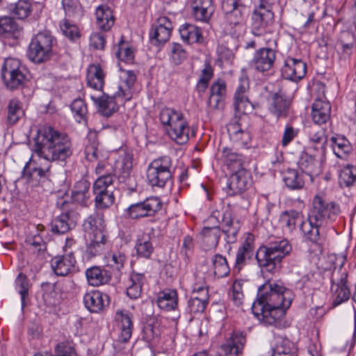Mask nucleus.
I'll return each instance as SVG.
<instances>
[{"mask_svg":"<svg viewBox=\"0 0 356 356\" xmlns=\"http://www.w3.org/2000/svg\"><path fill=\"white\" fill-rule=\"evenodd\" d=\"M35 152L48 161H65L73 152L67 135L52 127H43L38 131Z\"/></svg>","mask_w":356,"mask_h":356,"instance_id":"1","label":"nucleus"},{"mask_svg":"<svg viewBox=\"0 0 356 356\" xmlns=\"http://www.w3.org/2000/svg\"><path fill=\"white\" fill-rule=\"evenodd\" d=\"M120 79L118 91L113 95L109 96L103 93L100 97L90 96L91 99L97 106L99 111L104 116L109 117L118 111V106L115 99L122 98L129 101L132 97L131 88L136 80V74L134 71L121 70Z\"/></svg>","mask_w":356,"mask_h":356,"instance_id":"2","label":"nucleus"},{"mask_svg":"<svg viewBox=\"0 0 356 356\" xmlns=\"http://www.w3.org/2000/svg\"><path fill=\"white\" fill-rule=\"evenodd\" d=\"M291 291L286 289L282 283L268 281L259 287L252 312L258 314L265 307L269 306L289 307L291 304Z\"/></svg>","mask_w":356,"mask_h":356,"instance_id":"3","label":"nucleus"},{"mask_svg":"<svg viewBox=\"0 0 356 356\" xmlns=\"http://www.w3.org/2000/svg\"><path fill=\"white\" fill-rule=\"evenodd\" d=\"M291 250L287 240L276 241L261 246L256 252L255 258L260 268L273 273L281 269L283 259Z\"/></svg>","mask_w":356,"mask_h":356,"instance_id":"4","label":"nucleus"},{"mask_svg":"<svg viewBox=\"0 0 356 356\" xmlns=\"http://www.w3.org/2000/svg\"><path fill=\"white\" fill-rule=\"evenodd\" d=\"M159 118L172 140L179 145L188 142L190 127L182 113L174 108H164L161 111Z\"/></svg>","mask_w":356,"mask_h":356,"instance_id":"5","label":"nucleus"},{"mask_svg":"<svg viewBox=\"0 0 356 356\" xmlns=\"http://www.w3.org/2000/svg\"><path fill=\"white\" fill-rule=\"evenodd\" d=\"M55 38L48 31H40L34 35L26 51L28 58L35 64L44 63L54 55Z\"/></svg>","mask_w":356,"mask_h":356,"instance_id":"6","label":"nucleus"},{"mask_svg":"<svg viewBox=\"0 0 356 356\" xmlns=\"http://www.w3.org/2000/svg\"><path fill=\"white\" fill-rule=\"evenodd\" d=\"M56 207L62 213L51 221V231L55 234H65L76 227L79 214L74 204L63 197L57 200Z\"/></svg>","mask_w":356,"mask_h":356,"instance_id":"7","label":"nucleus"},{"mask_svg":"<svg viewBox=\"0 0 356 356\" xmlns=\"http://www.w3.org/2000/svg\"><path fill=\"white\" fill-rule=\"evenodd\" d=\"M1 72L6 88L12 91L22 88L29 81L26 67L17 58L6 59Z\"/></svg>","mask_w":356,"mask_h":356,"instance_id":"8","label":"nucleus"},{"mask_svg":"<svg viewBox=\"0 0 356 356\" xmlns=\"http://www.w3.org/2000/svg\"><path fill=\"white\" fill-rule=\"evenodd\" d=\"M172 177V162L170 156H163L154 159L148 165L147 179L154 187L163 188Z\"/></svg>","mask_w":356,"mask_h":356,"instance_id":"9","label":"nucleus"},{"mask_svg":"<svg viewBox=\"0 0 356 356\" xmlns=\"http://www.w3.org/2000/svg\"><path fill=\"white\" fill-rule=\"evenodd\" d=\"M339 205L333 202H327L321 196L316 195L312 202V208L308 213L312 221L325 225L328 220L332 219L339 213Z\"/></svg>","mask_w":356,"mask_h":356,"instance_id":"10","label":"nucleus"},{"mask_svg":"<svg viewBox=\"0 0 356 356\" xmlns=\"http://www.w3.org/2000/svg\"><path fill=\"white\" fill-rule=\"evenodd\" d=\"M113 182V176L111 174L103 175L97 178L93 184V193L95 195V206L98 209H105L111 206L115 201L113 192L108 190Z\"/></svg>","mask_w":356,"mask_h":356,"instance_id":"11","label":"nucleus"},{"mask_svg":"<svg viewBox=\"0 0 356 356\" xmlns=\"http://www.w3.org/2000/svg\"><path fill=\"white\" fill-rule=\"evenodd\" d=\"M251 0H222L221 8L227 21L238 25L244 21Z\"/></svg>","mask_w":356,"mask_h":356,"instance_id":"12","label":"nucleus"},{"mask_svg":"<svg viewBox=\"0 0 356 356\" xmlns=\"http://www.w3.org/2000/svg\"><path fill=\"white\" fill-rule=\"evenodd\" d=\"M277 50L276 48L262 47L255 51L250 62V67L259 73L270 71L275 65Z\"/></svg>","mask_w":356,"mask_h":356,"instance_id":"13","label":"nucleus"},{"mask_svg":"<svg viewBox=\"0 0 356 356\" xmlns=\"http://www.w3.org/2000/svg\"><path fill=\"white\" fill-rule=\"evenodd\" d=\"M162 207V202L157 197H147L145 200L132 204L127 209L131 219L154 216Z\"/></svg>","mask_w":356,"mask_h":356,"instance_id":"14","label":"nucleus"},{"mask_svg":"<svg viewBox=\"0 0 356 356\" xmlns=\"http://www.w3.org/2000/svg\"><path fill=\"white\" fill-rule=\"evenodd\" d=\"M212 216L218 221L221 218L222 232L225 235V240L228 243H233L236 241V236L240 229V222L236 219L232 210L227 208L222 215L218 211H214Z\"/></svg>","mask_w":356,"mask_h":356,"instance_id":"15","label":"nucleus"},{"mask_svg":"<svg viewBox=\"0 0 356 356\" xmlns=\"http://www.w3.org/2000/svg\"><path fill=\"white\" fill-rule=\"evenodd\" d=\"M232 172L227 184V193L231 196L243 193L252 184L251 174L245 168Z\"/></svg>","mask_w":356,"mask_h":356,"instance_id":"16","label":"nucleus"},{"mask_svg":"<svg viewBox=\"0 0 356 356\" xmlns=\"http://www.w3.org/2000/svg\"><path fill=\"white\" fill-rule=\"evenodd\" d=\"M348 274L346 271L334 269L330 278L332 290L336 294L333 301V305L337 307L341 303L346 302L350 296V291L347 286Z\"/></svg>","mask_w":356,"mask_h":356,"instance_id":"17","label":"nucleus"},{"mask_svg":"<svg viewBox=\"0 0 356 356\" xmlns=\"http://www.w3.org/2000/svg\"><path fill=\"white\" fill-rule=\"evenodd\" d=\"M307 73V64L301 59L288 56L284 60V65L281 68L282 78L297 82L305 76Z\"/></svg>","mask_w":356,"mask_h":356,"instance_id":"18","label":"nucleus"},{"mask_svg":"<svg viewBox=\"0 0 356 356\" xmlns=\"http://www.w3.org/2000/svg\"><path fill=\"white\" fill-rule=\"evenodd\" d=\"M115 320L119 332L118 340L127 343L134 330L133 314L128 310L119 309L115 312Z\"/></svg>","mask_w":356,"mask_h":356,"instance_id":"19","label":"nucleus"},{"mask_svg":"<svg viewBox=\"0 0 356 356\" xmlns=\"http://www.w3.org/2000/svg\"><path fill=\"white\" fill-rule=\"evenodd\" d=\"M172 24L166 17H161L157 20V24L153 26L149 32L152 44L159 45L165 44L171 35Z\"/></svg>","mask_w":356,"mask_h":356,"instance_id":"20","label":"nucleus"},{"mask_svg":"<svg viewBox=\"0 0 356 356\" xmlns=\"http://www.w3.org/2000/svg\"><path fill=\"white\" fill-rule=\"evenodd\" d=\"M50 264L52 270L58 276H67L76 271V259L72 252L53 257Z\"/></svg>","mask_w":356,"mask_h":356,"instance_id":"21","label":"nucleus"},{"mask_svg":"<svg viewBox=\"0 0 356 356\" xmlns=\"http://www.w3.org/2000/svg\"><path fill=\"white\" fill-rule=\"evenodd\" d=\"M288 308L283 306H269L265 307L261 313L258 312V314L255 312L252 314L263 324L278 327L281 325V320L284 317Z\"/></svg>","mask_w":356,"mask_h":356,"instance_id":"22","label":"nucleus"},{"mask_svg":"<svg viewBox=\"0 0 356 356\" xmlns=\"http://www.w3.org/2000/svg\"><path fill=\"white\" fill-rule=\"evenodd\" d=\"M274 24V13L253 11L252 15V33L256 36H261L270 32Z\"/></svg>","mask_w":356,"mask_h":356,"instance_id":"23","label":"nucleus"},{"mask_svg":"<svg viewBox=\"0 0 356 356\" xmlns=\"http://www.w3.org/2000/svg\"><path fill=\"white\" fill-rule=\"evenodd\" d=\"M245 343V339L241 333L234 332L220 345L218 354L219 356H238Z\"/></svg>","mask_w":356,"mask_h":356,"instance_id":"24","label":"nucleus"},{"mask_svg":"<svg viewBox=\"0 0 356 356\" xmlns=\"http://www.w3.org/2000/svg\"><path fill=\"white\" fill-rule=\"evenodd\" d=\"M323 161L302 152L298 161L299 169L310 177L311 181L322 172Z\"/></svg>","mask_w":356,"mask_h":356,"instance_id":"25","label":"nucleus"},{"mask_svg":"<svg viewBox=\"0 0 356 356\" xmlns=\"http://www.w3.org/2000/svg\"><path fill=\"white\" fill-rule=\"evenodd\" d=\"M83 303L88 311L92 313H98L108 305L109 297L106 293L95 290L85 294Z\"/></svg>","mask_w":356,"mask_h":356,"instance_id":"26","label":"nucleus"},{"mask_svg":"<svg viewBox=\"0 0 356 356\" xmlns=\"http://www.w3.org/2000/svg\"><path fill=\"white\" fill-rule=\"evenodd\" d=\"M83 226L84 230L90 235V236L97 237V239L107 238L103 217L98 213L88 216Z\"/></svg>","mask_w":356,"mask_h":356,"instance_id":"27","label":"nucleus"},{"mask_svg":"<svg viewBox=\"0 0 356 356\" xmlns=\"http://www.w3.org/2000/svg\"><path fill=\"white\" fill-rule=\"evenodd\" d=\"M331 105L325 99L317 98L312 107V118L315 124L326 123L330 118Z\"/></svg>","mask_w":356,"mask_h":356,"instance_id":"28","label":"nucleus"},{"mask_svg":"<svg viewBox=\"0 0 356 356\" xmlns=\"http://www.w3.org/2000/svg\"><path fill=\"white\" fill-rule=\"evenodd\" d=\"M322 226L318 222L312 221V219L307 217V219L302 221L300 225V231L305 240L314 245H321L322 239L319 229Z\"/></svg>","mask_w":356,"mask_h":356,"instance_id":"29","label":"nucleus"},{"mask_svg":"<svg viewBox=\"0 0 356 356\" xmlns=\"http://www.w3.org/2000/svg\"><path fill=\"white\" fill-rule=\"evenodd\" d=\"M330 146L332 147L333 153L341 159H346L352 152L353 147L350 141L343 136L337 134L330 138Z\"/></svg>","mask_w":356,"mask_h":356,"instance_id":"30","label":"nucleus"},{"mask_svg":"<svg viewBox=\"0 0 356 356\" xmlns=\"http://www.w3.org/2000/svg\"><path fill=\"white\" fill-rule=\"evenodd\" d=\"M29 165L30 162H27L22 171V177L26 178L29 181L40 182L49 179L51 174L49 165L44 168L41 166L33 167L28 170Z\"/></svg>","mask_w":356,"mask_h":356,"instance_id":"31","label":"nucleus"},{"mask_svg":"<svg viewBox=\"0 0 356 356\" xmlns=\"http://www.w3.org/2000/svg\"><path fill=\"white\" fill-rule=\"evenodd\" d=\"M105 74L98 64L90 65L88 68L86 80L88 86L97 90H102L104 84Z\"/></svg>","mask_w":356,"mask_h":356,"instance_id":"32","label":"nucleus"},{"mask_svg":"<svg viewBox=\"0 0 356 356\" xmlns=\"http://www.w3.org/2000/svg\"><path fill=\"white\" fill-rule=\"evenodd\" d=\"M86 276L88 282L93 286H98L108 282L111 276L108 272L99 266H92L86 270Z\"/></svg>","mask_w":356,"mask_h":356,"instance_id":"33","label":"nucleus"},{"mask_svg":"<svg viewBox=\"0 0 356 356\" xmlns=\"http://www.w3.org/2000/svg\"><path fill=\"white\" fill-rule=\"evenodd\" d=\"M135 250L138 257L149 259L154 250L151 236L145 233L138 236Z\"/></svg>","mask_w":356,"mask_h":356,"instance_id":"34","label":"nucleus"},{"mask_svg":"<svg viewBox=\"0 0 356 356\" xmlns=\"http://www.w3.org/2000/svg\"><path fill=\"white\" fill-rule=\"evenodd\" d=\"M225 94V83L220 80L214 82L210 88V97L208 99V105L212 108H218Z\"/></svg>","mask_w":356,"mask_h":356,"instance_id":"35","label":"nucleus"},{"mask_svg":"<svg viewBox=\"0 0 356 356\" xmlns=\"http://www.w3.org/2000/svg\"><path fill=\"white\" fill-rule=\"evenodd\" d=\"M158 306L166 311L176 309L178 304L177 292L175 289H166L159 294L157 298Z\"/></svg>","mask_w":356,"mask_h":356,"instance_id":"36","label":"nucleus"},{"mask_svg":"<svg viewBox=\"0 0 356 356\" xmlns=\"http://www.w3.org/2000/svg\"><path fill=\"white\" fill-rule=\"evenodd\" d=\"M179 31L181 39L188 44L203 42L201 30L193 24L186 23L180 26Z\"/></svg>","mask_w":356,"mask_h":356,"instance_id":"37","label":"nucleus"},{"mask_svg":"<svg viewBox=\"0 0 356 356\" xmlns=\"http://www.w3.org/2000/svg\"><path fill=\"white\" fill-rule=\"evenodd\" d=\"M90 183L86 179L76 181L72 191V200L80 204L86 205L90 197Z\"/></svg>","mask_w":356,"mask_h":356,"instance_id":"38","label":"nucleus"},{"mask_svg":"<svg viewBox=\"0 0 356 356\" xmlns=\"http://www.w3.org/2000/svg\"><path fill=\"white\" fill-rule=\"evenodd\" d=\"M289 107V102L284 97L281 92L273 95V102L269 108L271 113L277 118L286 117Z\"/></svg>","mask_w":356,"mask_h":356,"instance_id":"39","label":"nucleus"},{"mask_svg":"<svg viewBox=\"0 0 356 356\" xmlns=\"http://www.w3.org/2000/svg\"><path fill=\"white\" fill-rule=\"evenodd\" d=\"M222 159L224 163L234 171L243 167L244 157L242 154L237 153L231 148L225 147L222 151Z\"/></svg>","mask_w":356,"mask_h":356,"instance_id":"40","label":"nucleus"},{"mask_svg":"<svg viewBox=\"0 0 356 356\" xmlns=\"http://www.w3.org/2000/svg\"><path fill=\"white\" fill-rule=\"evenodd\" d=\"M96 17L97 26L102 31H108L114 24L113 12L108 7L99 6L96 10Z\"/></svg>","mask_w":356,"mask_h":356,"instance_id":"41","label":"nucleus"},{"mask_svg":"<svg viewBox=\"0 0 356 356\" xmlns=\"http://www.w3.org/2000/svg\"><path fill=\"white\" fill-rule=\"evenodd\" d=\"M222 230L218 226L204 227L201 232L203 243L207 249L216 248L219 242Z\"/></svg>","mask_w":356,"mask_h":356,"instance_id":"42","label":"nucleus"},{"mask_svg":"<svg viewBox=\"0 0 356 356\" xmlns=\"http://www.w3.org/2000/svg\"><path fill=\"white\" fill-rule=\"evenodd\" d=\"M24 115L22 102L17 99L9 101L6 120L9 125L15 124Z\"/></svg>","mask_w":356,"mask_h":356,"instance_id":"43","label":"nucleus"},{"mask_svg":"<svg viewBox=\"0 0 356 356\" xmlns=\"http://www.w3.org/2000/svg\"><path fill=\"white\" fill-rule=\"evenodd\" d=\"M8 10L11 15L19 19L28 17L32 12V4L28 0H19L15 3L8 6Z\"/></svg>","mask_w":356,"mask_h":356,"instance_id":"44","label":"nucleus"},{"mask_svg":"<svg viewBox=\"0 0 356 356\" xmlns=\"http://www.w3.org/2000/svg\"><path fill=\"white\" fill-rule=\"evenodd\" d=\"M131 285L127 289V294L131 299L140 297L142 286L145 282V275L141 273H133L130 277Z\"/></svg>","mask_w":356,"mask_h":356,"instance_id":"45","label":"nucleus"},{"mask_svg":"<svg viewBox=\"0 0 356 356\" xmlns=\"http://www.w3.org/2000/svg\"><path fill=\"white\" fill-rule=\"evenodd\" d=\"M283 179L286 187L291 190L301 189L305 185L302 175L294 169L287 170Z\"/></svg>","mask_w":356,"mask_h":356,"instance_id":"46","label":"nucleus"},{"mask_svg":"<svg viewBox=\"0 0 356 356\" xmlns=\"http://www.w3.org/2000/svg\"><path fill=\"white\" fill-rule=\"evenodd\" d=\"M0 31L13 38H18L20 35L22 27L10 17H0Z\"/></svg>","mask_w":356,"mask_h":356,"instance_id":"47","label":"nucleus"},{"mask_svg":"<svg viewBox=\"0 0 356 356\" xmlns=\"http://www.w3.org/2000/svg\"><path fill=\"white\" fill-rule=\"evenodd\" d=\"M114 52L116 58L127 63H132L134 60V53L131 47L122 39L115 47Z\"/></svg>","mask_w":356,"mask_h":356,"instance_id":"48","label":"nucleus"},{"mask_svg":"<svg viewBox=\"0 0 356 356\" xmlns=\"http://www.w3.org/2000/svg\"><path fill=\"white\" fill-rule=\"evenodd\" d=\"M213 273L218 278L227 277L230 271L227 261L225 257L216 254L212 258Z\"/></svg>","mask_w":356,"mask_h":356,"instance_id":"49","label":"nucleus"},{"mask_svg":"<svg viewBox=\"0 0 356 356\" xmlns=\"http://www.w3.org/2000/svg\"><path fill=\"white\" fill-rule=\"evenodd\" d=\"M209 302V295L205 290L202 291V296H194L188 301V307L191 313H202Z\"/></svg>","mask_w":356,"mask_h":356,"instance_id":"50","label":"nucleus"},{"mask_svg":"<svg viewBox=\"0 0 356 356\" xmlns=\"http://www.w3.org/2000/svg\"><path fill=\"white\" fill-rule=\"evenodd\" d=\"M356 181V167L347 165L340 172L339 183L341 187H350Z\"/></svg>","mask_w":356,"mask_h":356,"instance_id":"51","label":"nucleus"},{"mask_svg":"<svg viewBox=\"0 0 356 356\" xmlns=\"http://www.w3.org/2000/svg\"><path fill=\"white\" fill-rule=\"evenodd\" d=\"M88 140V143L85 149L86 158L89 161H95L99 159L101 154V152L98 149L97 134L95 133L90 134Z\"/></svg>","mask_w":356,"mask_h":356,"instance_id":"52","label":"nucleus"},{"mask_svg":"<svg viewBox=\"0 0 356 356\" xmlns=\"http://www.w3.org/2000/svg\"><path fill=\"white\" fill-rule=\"evenodd\" d=\"M301 213L296 210H289L283 211L280 218V222L283 227L288 229L289 231H293L297 222L300 218Z\"/></svg>","mask_w":356,"mask_h":356,"instance_id":"53","label":"nucleus"},{"mask_svg":"<svg viewBox=\"0 0 356 356\" xmlns=\"http://www.w3.org/2000/svg\"><path fill=\"white\" fill-rule=\"evenodd\" d=\"M132 161L129 156H125L122 160L117 163L115 174L118 176L119 181L132 176Z\"/></svg>","mask_w":356,"mask_h":356,"instance_id":"54","label":"nucleus"},{"mask_svg":"<svg viewBox=\"0 0 356 356\" xmlns=\"http://www.w3.org/2000/svg\"><path fill=\"white\" fill-rule=\"evenodd\" d=\"M90 243L87 245L86 254L88 258L99 254L104 250L106 238L97 239V237L90 236Z\"/></svg>","mask_w":356,"mask_h":356,"instance_id":"55","label":"nucleus"},{"mask_svg":"<svg viewBox=\"0 0 356 356\" xmlns=\"http://www.w3.org/2000/svg\"><path fill=\"white\" fill-rule=\"evenodd\" d=\"M71 110L79 123L86 122L87 106L83 99L80 98L74 99L71 104Z\"/></svg>","mask_w":356,"mask_h":356,"instance_id":"56","label":"nucleus"},{"mask_svg":"<svg viewBox=\"0 0 356 356\" xmlns=\"http://www.w3.org/2000/svg\"><path fill=\"white\" fill-rule=\"evenodd\" d=\"M60 28L63 35L71 41H76L81 37L79 28L67 19H64L60 24Z\"/></svg>","mask_w":356,"mask_h":356,"instance_id":"57","label":"nucleus"},{"mask_svg":"<svg viewBox=\"0 0 356 356\" xmlns=\"http://www.w3.org/2000/svg\"><path fill=\"white\" fill-rule=\"evenodd\" d=\"M228 131L232 139L239 144L247 145L250 140L249 132L239 128L236 124L232 125Z\"/></svg>","mask_w":356,"mask_h":356,"instance_id":"58","label":"nucleus"},{"mask_svg":"<svg viewBox=\"0 0 356 356\" xmlns=\"http://www.w3.org/2000/svg\"><path fill=\"white\" fill-rule=\"evenodd\" d=\"M291 342L287 339H278L272 356H292Z\"/></svg>","mask_w":356,"mask_h":356,"instance_id":"59","label":"nucleus"},{"mask_svg":"<svg viewBox=\"0 0 356 356\" xmlns=\"http://www.w3.org/2000/svg\"><path fill=\"white\" fill-rule=\"evenodd\" d=\"M252 108L246 95H234V108L236 113L243 114Z\"/></svg>","mask_w":356,"mask_h":356,"instance_id":"60","label":"nucleus"},{"mask_svg":"<svg viewBox=\"0 0 356 356\" xmlns=\"http://www.w3.org/2000/svg\"><path fill=\"white\" fill-rule=\"evenodd\" d=\"M16 284L18 287V292L21 296L22 307L26 306L25 300L29 296V282L27 277L22 273H19L16 279Z\"/></svg>","mask_w":356,"mask_h":356,"instance_id":"61","label":"nucleus"},{"mask_svg":"<svg viewBox=\"0 0 356 356\" xmlns=\"http://www.w3.org/2000/svg\"><path fill=\"white\" fill-rule=\"evenodd\" d=\"M110 265L113 270L120 271L127 261V256L124 251L118 250L113 251L110 259Z\"/></svg>","mask_w":356,"mask_h":356,"instance_id":"62","label":"nucleus"},{"mask_svg":"<svg viewBox=\"0 0 356 356\" xmlns=\"http://www.w3.org/2000/svg\"><path fill=\"white\" fill-rule=\"evenodd\" d=\"M170 56L175 65H179L186 58L187 54L180 44L173 42L170 44Z\"/></svg>","mask_w":356,"mask_h":356,"instance_id":"63","label":"nucleus"},{"mask_svg":"<svg viewBox=\"0 0 356 356\" xmlns=\"http://www.w3.org/2000/svg\"><path fill=\"white\" fill-rule=\"evenodd\" d=\"M309 144L326 145L328 143L326 131L324 129H312L309 134Z\"/></svg>","mask_w":356,"mask_h":356,"instance_id":"64","label":"nucleus"}]
</instances>
